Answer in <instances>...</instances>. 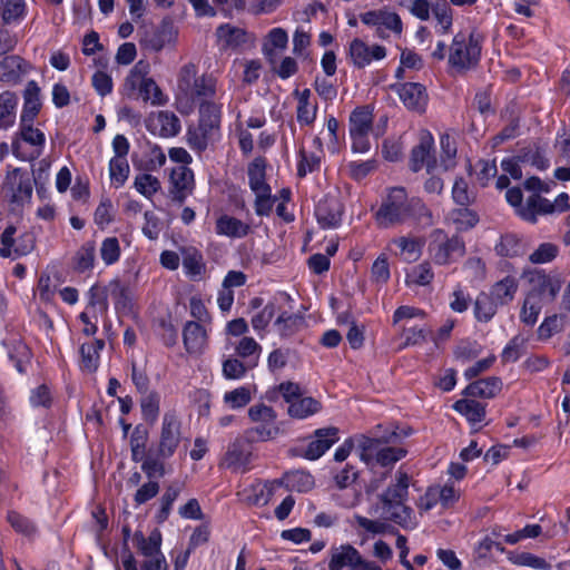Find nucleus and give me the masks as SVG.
<instances>
[{
  "instance_id": "nucleus-1",
  "label": "nucleus",
  "mask_w": 570,
  "mask_h": 570,
  "mask_svg": "<svg viewBox=\"0 0 570 570\" xmlns=\"http://www.w3.org/2000/svg\"><path fill=\"white\" fill-rule=\"evenodd\" d=\"M412 219L424 227L433 224L432 213L417 197H409L403 187L389 188L375 213L379 226L387 228Z\"/></svg>"
},
{
  "instance_id": "nucleus-2",
  "label": "nucleus",
  "mask_w": 570,
  "mask_h": 570,
  "mask_svg": "<svg viewBox=\"0 0 570 570\" xmlns=\"http://www.w3.org/2000/svg\"><path fill=\"white\" fill-rule=\"evenodd\" d=\"M410 476L406 472L399 470L395 473V482L382 494V512L385 520L393 521L406 530L417 527V520L413 510L405 505L409 495Z\"/></svg>"
},
{
  "instance_id": "nucleus-3",
  "label": "nucleus",
  "mask_w": 570,
  "mask_h": 570,
  "mask_svg": "<svg viewBox=\"0 0 570 570\" xmlns=\"http://www.w3.org/2000/svg\"><path fill=\"white\" fill-rule=\"evenodd\" d=\"M217 80L210 75L198 77V67L193 62L183 65L176 79V99L179 104L195 99L215 98Z\"/></svg>"
},
{
  "instance_id": "nucleus-4",
  "label": "nucleus",
  "mask_w": 570,
  "mask_h": 570,
  "mask_svg": "<svg viewBox=\"0 0 570 570\" xmlns=\"http://www.w3.org/2000/svg\"><path fill=\"white\" fill-rule=\"evenodd\" d=\"M482 37L475 31H459L448 50L449 65L459 72L473 69L480 61Z\"/></svg>"
},
{
  "instance_id": "nucleus-5",
  "label": "nucleus",
  "mask_w": 570,
  "mask_h": 570,
  "mask_svg": "<svg viewBox=\"0 0 570 570\" xmlns=\"http://www.w3.org/2000/svg\"><path fill=\"white\" fill-rule=\"evenodd\" d=\"M523 277L528 285L527 295L543 304L554 302L564 283L560 274L543 269L529 271Z\"/></svg>"
},
{
  "instance_id": "nucleus-6",
  "label": "nucleus",
  "mask_w": 570,
  "mask_h": 570,
  "mask_svg": "<svg viewBox=\"0 0 570 570\" xmlns=\"http://www.w3.org/2000/svg\"><path fill=\"white\" fill-rule=\"evenodd\" d=\"M265 160L261 158L248 166V183L255 195V213L258 216H268L277 200V196L272 195V189L265 180Z\"/></svg>"
},
{
  "instance_id": "nucleus-7",
  "label": "nucleus",
  "mask_w": 570,
  "mask_h": 570,
  "mask_svg": "<svg viewBox=\"0 0 570 570\" xmlns=\"http://www.w3.org/2000/svg\"><path fill=\"white\" fill-rule=\"evenodd\" d=\"M248 417L255 424L246 430L245 436L250 442H264L276 438L279 433L277 415L266 404H255L248 410Z\"/></svg>"
},
{
  "instance_id": "nucleus-8",
  "label": "nucleus",
  "mask_w": 570,
  "mask_h": 570,
  "mask_svg": "<svg viewBox=\"0 0 570 570\" xmlns=\"http://www.w3.org/2000/svg\"><path fill=\"white\" fill-rule=\"evenodd\" d=\"M431 237L429 254L436 265H450L465 253L464 243L458 236L449 238L441 229H436Z\"/></svg>"
},
{
  "instance_id": "nucleus-9",
  "label": "nucleus",
  "mask_w": 570,
  "mask_h": 570,
  "mask_svg": "<svg viewBox=\"0 0 570 570\" xmlns=\"http://www.w3.org/2000/svg\"><path fill=\"white\" fill-rule=\"evenodd\" d=\"M360 19L365 26L374 28L381 39H386L390 33L401 36L403 30L400 16L387 7L363 12Z\"/></svg>"
},
{
  "instance_id": "nucleus-10",
  "label": "nucleus",
  "mask_w": 570,
  "mask_h": 570,
  "mask_svg": "<svg viewBox=\"0 0 570 570\" xmlns=\"http://www.w3.org/2000/svg\"><path fill=\"white\" fill-rule=\"evenodd\" d=\"M45 135L31 124H20V136L12 141V151L21 160L38 158L45 146Z\"/></svg>"
},
{
  "instance_id": "nucleus-11",
  "label": "nucleus",
  "mask_w": 570,
  "mask_h": 570,
  "mask_svg": "<svg viewBox=\"0 0 570 570\" xmlns=\"http://www.w3.org/2000/svg\"><path fill=\"white\" fill-rule=\"evenodd\" d=\"M3 190L6 197L16 206H23L30 203L33 190L30 173L20 168L8 171Z\"/></svg>"
},
{
  "instance_id": "nucleus-12",
  "label": "nucleus",
  "mask_w": 570,
  "mask_h": 570,
  "mask_svg": "<svg viewBox=\"0 0 570 570\" xmlns=\"http://www.w3.org/2000/svg\"><path fill=\"white\" fill-rule=\"evenodd\" d=\"M180 421L173 412L163 416L159 443L156 450V460H167L174 455L180 444Z\"/></svg>"
},
{
  "instance_id": "nucleus-13",
  "label": "nucleus",
  "mask_w": 570,
  "mask_h": 570,
  "mask_svg": "<svg viewBox=\"0 0 570 570\" xmlns=\"http://www.w3.org/2000/svg\"><path fill=\"white\" fill-rule=\"evenodd\" d=\"M348 57L356 68H365L374 61L386 57V48L381 45H368L360 38L353 39L348 45Z\"/></svg>"
},
{
  "instance_id": "nucleus-14",
  "label": "nucleus",
  "mask_w": 570,
  "mask_h": 570,
  "mask_svg": "<svg viewBox=\"0 0 570 570\" xmlns=\"http://www.w3.org/2000/svg\"><path fill=\"white\" fill-rule=\"evenodd\" d=\"M212 332V325L188 321L183 328V343L186 352L190 355L199 356L208 347V336Z\"/></svg>"
},
{
  "instance_id": "nucleus-15",
  "label": "nucleus",
  "mask_w": 570,
  "mask_h": 570,
  "mask_svg": "<svg viewBox=\"0 0 570 570\" xmlns=\"http://www.w3.org/2000/svg\"><path fill=\"white\" fill-rule=\"evenodd\" d=\"M16 227L8 226L1 234L0 256L16 259L29 254L33 248V237L24 234L14 238Z\"/></svg>"
},
{
  "instance_id": "nucleus-16",
  "label": "nucleus",
  "mask_w": 570,
  "mask_h": 570,
  "mask_svg": "<svg viewBox=\"0 0 570 570\" xmlns=\"http://www.w3.org/2000/svg\"><path fill=\"white\" fill-rule=\"evenodd\" d=\"M146 128L153 135L169 138L175 137L180 131V120L171 111L163 110L148 116Z\"/></svg>"
},
{
  "instance_id": "nucleus-17",
  "label": "nucleus",
  "mask_w": 570,
  "mask_h": 570,
  "mask_svg": "<svg viewBox=\"0 0 570 570\" xmlns=\"http://www.w3.org/2000/svg\"><path fill=\"white\" fill-rule=\"evenodd\" d=\"M279 485L281 483L277 481H256L244 487L237 494L240 501L248 505L264 507Z\"/></svg>"
},
{
  "instance_id": "nucleus-18",
  "label": "nucleus",
  "mask_w": 570,
  "mask_h": 570,
  "mask_svg": "<svg viewBox=\"0 0 570 570\" xmlns=\"http://www.w3.org/2000/svg\"><path fill=\"white\" fill-rule=\"evenodd\" d=\"M216 98L217 96L215 98L195 99L190 104L198 105V127L217 136L222 118V104L217 102Z\"/></svg>"
},
{
  "instance_id": "nucleus-19",
  "label": "nucleus",
  "mask_w": 570,
  "mask_h": 570,
  "mask_svg": "<svg viewBox=\"0 0 570 570\" xmlns=\"http://www.w3.org/2000/svg\"><path fill=\"white\" fill-rule=\"evenodd\" d=\"M338 441V430L336 428H325L315 431L312 440L304 452L308 460L320 459L330 448Z\"/></svg>"
},
{
  "instance_id": "nucleus-20",
  "label": "nucleus",
  "mask_w": 570,
  "mask_h": 570,
  "mask_svg": "<svg viewBox=\"0 0 570 570\" xmlns=\"http://www.w3.org/2000/svg\"><path fill=\"white\" fill-rule=\"evenodd\" d=\"M396 247L394 254L407 263L416 262L422 255L424 240L412 235L394 237L390 240L387 248Z\"/></svg>"
},
{
  "instance_id": "nucleus-21",
  "label": "nucleus",
  "mask_w": 570,
  "mask_h": 570,
  "mask_svg": "<svg viewBox=\"0 0 570 570\" xmlns=\"http://www.w3.org/2000/svg\"><path fill=\"white\" fill-rule=\"evenodd\" d=\"M170 191L173 200L181 204L191 194L194 188V174L187 166H178L171 170Z\"/></svg>"
},
{
  "instance_id": "nucleus-22",
  "label": "nucleus",
  "mask_w": 570,
  "mask_h": 570,
  "mask_svg": "<svg viewBox=\"0 0 570 570\" xmlns=\"http://www.w3.org/2000/svg\"><path fill=\"white\" fill-rule=\"evenodd\" d=\"M343 207L336 198H324L318 202L315 215L323 228H336L342 222Z\"/></svg>"
},
{
  "instance_id": "nucleus-23",
  "label": "nucleus",
  "mask_w": 570,
  "mask_h": 570,
  "mask_svg": "<svg viewBox=\"0 0 570 570\" xmlns=\"http://www.w3.org/2000/svg\"><path fill=\"white\" fill-rule=\"evenodd\" d=\"M396 92L404 104L411 110L423 111L428 104L425 88L416 82H406L396 87Z\"/></svg>"
},
{
  "instance_id": "nucleus-24",
  "label": "nucleus",
  "mask_w": 570,
  "mask_h": 570,
  "mask_svg": "<svg viewBox=\"0 0 570 570\" xmlns=\"http://www.w3.org/2000/svg\"><path fill=\"white\" fill-rule=\"evenodd\" d=\"M177 39V30L171 21L164 20L159 28L151 35L142 39L146 48L153 51H160L165 47L175 45Z\"/></svg>"
},
{
  "instance_id": "nucleus-25",
  "label": "nucleus",
  "mask_w": 570,
  "mask_h": 570,
  "mask_svg": "<svg viewBox=\"0 0 570 570\" xmlns=\"http://www.w3.org/2000/svg\"><path fill=\"white\" fill-rule=\"evenodd\" d=\"M146 435L137 429L130 438L131 456L135 462H142V470L148 474L163 471V465L153 458L146 459Z\"/></svg>"
},
{
  "instance_id": "nucleus-26",
  "label": "nucleus",
  "mask_w": 570,
  "mask_h": 570,
  "mask_svg": "<svg viewBox=\"0 0 570 570\" xmlns=\"http://www.w3.org/2000/svg\"><path fill=\"white\" fill-rule=\"evenodd\" d=\"M215 232L218 236L243 238L250 232V226L234 216L224 214L216 219Z\"/></svg>"
},
{
  "instance_id": "nucleus-27",
  "label": "nucleus",
  "mask_w": 570,
  "mask_h": 570,
  "mask_svg": "<svg viewBox=\"0 0 570 570\" xmlns=\"http://www.w3.org/2000/svg\"><path fill=\"white\" fill-rule=\"evenodd\" d=\"M28 71V65L19 56H7L0 60V81L16 85Z\"/></svg>"
},
{
  "instance_id": "nucleus-28",
  "label": "nucleus",
  "mask_w": 570,
  "mask_h": 570,
  "mask_svg": "<svg viewBox=\"0 0 570 570\" xmlns=\"http://www.w3.org/2000/svg\"><path fill=\"white\" fill-rule=\"evenodd\" d=\"M553 213L552 202L541 197L538 194L531 195L524 203V208L519 212V216L529 223H537L538 215H550Z\"/></svg>"
},
{
  "instance_id": "nucleus-29",
  "label": "nucleus",
  "mask_w": 570,
  "mask_h": 570,
  "mask_svg": "<svg viewBox=\"0 0 570 570\" xmlns=\"http://www.w3.org/2000/svg\"><path fill=\"white\" fill-rule=\"evenodd\" d=\"M295 96L297 98L296 116L297 121L301 126L312 125L317 115V102L312 100V92L309 89L302 91L296 90Z\"/></svg>"
},
{
  "instance_id": "nucleus-30",
  "label": "nucleus",
  "mask_w": 570,
  "mask_h": 570,
  "mask_svg": "<svg viewBox=\"0 0 570 570\" xmlns=\"http://www.w3.org/2000/svg\"><path fill=\"white\" fill-rule=\"evenodd\" d=\"M357 561H360V552L350 544H342L331 550L328 569L342 570L344 567H350L354 570Z\"/></svg>"
},
{
  "instance_id": "nucleus-31",
  "label": "nucleus",
  "mask_w": 570,
  "mask_h": 570,
  "mask_svg": "<svg viewBox=\"0 0 570 570\" xmlns=\"http://www.w3.org/2000/svg\"><path fill=\"white\" fill-rule=\"evenodd\" d=\"M433 146L434 138L431 132H422L419 145L412 149L411 154V167L414 171H419L424 166H429Z\"/></svg>"
},
{
  "instance_id": "nucleus-32",
  "label": "nucleus",
  "mask_w": 570,
  "mask_h": 570,
  "mask_svg": "<svg viewBox=\"0 0 570 570\" xmlns=\"http://www.w3.org/2000/svg\"><path fill=\"white\" fill-rule=\"evenodd\" d=\"M88 304L83 312L91 313L94 318L104 316L108 311L107 288L99 284L92 285L87 294Z\"/></svg>"
},
{
  "instance_id": "nucleus-33",
  "label": "nucleus",
  "mask_w": 570,
  "mask_h": 570,
  "mask_svg": "<svg viewBox=\"0 0 570 570\" xmlns=\"http://www.w3.org/2000/svg\"><path fill=\"white\" fill-rule=\"evenodd\" d=\"M377 441L366 439L362 446L364 450V453L362 454V459H365L367 454V451L376 450V461L383 466L390 465L399 461L405 455V451L400 448H391V446H384L381 449H377L375 444Z\"/></svg>"
},
{
  "instance_id": "nucleus-34",
  "label": "nucleus",
  "mask_w": 570,
  "mask_h": 570,
  "mask_svg": "<svg viewBox=\"0 0 570 570\" xmlns=\"http://www.w3.org/2000/svg\"><path fill=\"white\" fill-rule=\"evenodd\" d=\"M502 389V382L499 377L490 376L471 383L464 390L468 396L491 399Z\"/></svg>"
},
{
  "instance_id": "nucleus-35",
  "label": "nucleus",
  "mask_w": 570,
  "mask_h": 570,
  "mask_svg": "<svg viewBox=\"0 0 570 570\" xmlns=\"http://www.w3.org/2000/svg\"><path fill=\"white\" fill-rule=\"evenodd\" d=\"M105 343L101 340L82 343L79 348L80 366L87 372H94L98 368L100 352Z\"/></svg>"
},
{
  "instance_id": "nucleus-36",
  "label": "nucleus",
  "mask_w": 570,
  "mask_h": 570,
  "mask_svg": "<svg viewBox=\"0 0 570 570\" xmlns=\"http://www.w3.org/2000/svg\"><path fill=\"white\" fill-rule=\"evenodd\" d=\"M350 134H373L377 137L380 131L374 132L373 115L367 107L354 109L350 116Z\"/></svg>"
},
{
  "instance_id": "nucleus-37",
  "label": "nucleus",
  "mask_w": 570,
  "mask_h": 570,
  "mask_svg": "<svg viewBox=\"0 0 570 570\" xmlns=\"http://www.w3.org/2000/svg\"><path fill=\"white\" fill-rule=\"evenodd\" d=\"M287 43L288 35L283 28L277 27L269 30L262 48V51L269 63H274L276 50L286 49Z\"/></svg>"
},
{
  "instance_id": "nucleus-38",
  "label": "nucleus",
  "mask_w": 570,
  "mask_h": 570,
  "mask_svg": "<svg viewBox=\"0 0 570 570\" xmlns=\"http://www.w3.org/2000/svg\"><path fill=\"white\" fill-rule=\"evenodd\" d=\"M219 43L223 48H238L248 41L247 32L232 24H223L216 31Z\"/></svg>"
},
{
  "instance_id": "nucleus-39",
  "label": "nucleus",
  "mask_w": 570,
  "mask_h": 570,
  "mask_svg": "<svg viewBox=\"0 0 570 570\" xmlns=\"http://www.w3.org/2000/svg\"><path fill=\"white\" fill-rule=\"evenodd\" d=\"M322 409L321 402L312 396L301 395L291 405H288V415L293 419L304 420L316 413Z\"/></svg>"
},
{
  "instance_id": "nucleus-40",
  "label": "nucleus",
  "mask_w": 570,
  "mask_h": 570,
  "mask_svg": "<svg viewBox=\"0 0 570 570\" xmlns=\"http://www.w3.org/2000/svg\"><path fill=\"white\" fill-rule=\"evenodd\" d=\"M518 289V279L515 276L508 275L497 282L492 288L490 296L499 304L504 305L514 298Z\"/></svg>"
},
{
  "instance_id": "nucleus-41",
  "label": "nucleus",
  "mask_w": 570,
  "mask_h": 570,
  "mask_svg": "<svg viewBox=\"0 0 570 570\" xmlns=\"http://www.w3.org/2000/svg\"><path fill=\"white\" fill-rule=\"evenodd\" d=\"M27 13L26 0H0V20L4 24L18 23Z\"/></svg>"
},
{
  "instance_id": "nucleus-42",
  "label": "nucleus",
  "mask_w": 570,
  "mask_h": 570,
  "mask_svg": "<svg viewBox=\"0 0 570 570\" xmlns=\"http://www.w3.org/2000/svg\"><path fill=\"white\" fill-rule=\"evenodd\" d=\"M453 407L473 425L481 423L485 417V405L475 400H459Z\"/></svg>"
},
{
  "instance_id": "nucleus-43",
  "label": "nucleus",
  "mask_w": 570,
  "mask_h": 570,
  "mask_svg": "<svg viewBox=\"0 0 570 570\" xmlns=\"http://www.w3.org/2000/svg\"><path fill=\"white\" fill-rule=\"evenodd\" d=\"M261 352V345L253 337L244 336L235 345L236 355L243 358L248 367L257 365Z\"/></svg>"
},
{
  "instance_id": "nucleus-44",
  "label": "nucleus",
  "mask_w": 570,
  "mask_h": 570,
  "mask_svg": "<svg viewBox=\"0 0 570 570\" xmlns=\"http://www.w3.org/2000/svg\"><path fill=\"white\" fill-rule=\"evenodd\" d=\"M303 323L304 320L301 315L283 311L278 313L274 322V328L281 336L287 337L295 334Z\"/></svg>"
},
{
  "instance_id": "nucleus-45",
  "label": "nucleus",
  "mask_w": 570,
  "mask_h": 570,
  "mask_svg": "<svg viewBox=\"0 0 570 570\" xmlns=\"http://www.w3.org/2000/svg\"><path fill=\"white\" fill-rule=\"evenodd\" d=\"M434 278V273L432 271V266L429 262H422L417 265H414L405 273V284L406 286H426Z\"/></svg>"
},
{
  "instance_id": "nucleus-46",
  "label": "nucleus",
  "mask_w": 570,
  "mask_h": 570,
  "mask_svg": "<svg viewBox=\"0 0 570 570\" xmlns=\"http://www.w3.org/2000/svg\"><path fill=\"white\" fill-rule=\"evenodd\" d=\"M147 73V65L142 61L132 67L124 82V91L128 97H134L136 92L140 91L142 83L148 78Z\"/></svg>"
},
{
  "instance_id": "nucleus-47",
  "label": "nucleus",
  "mask_w": 570,
  "mask_h": 570,
  "mask_svg": "<svg viewBox=\"0 0 570 570\" xmlns=\"http://www.w3.org/2000/svg\"><path fill=\"white\" fill-rule=\"evenodd\" d=\"M135 541L139 552L145 559L163 554L160 551L161 535L158 531L151 532L148 538L144 537L141 533H137L135 534Z\"/></svg>"
},
{
  "instance_id": "nucleus-48",
  "label": "nucleus",
  "mask_w": 570,
  "mask_h": 570,
  "mask_svg": "<svg viewBox=\"0 0 570 570\" xmlns=\"http://www.w3.org/2000/svg\"><path fill=\"white\" fill-rule=\"evenodd\" d=\"M183 268L188 277L200 276L204 271L203 255L194 247L183 248Z\"/></svg>"
},
{
  "instance_id": "nucleus-49",
  "label": "nucleus",
  "mask_w": 570,
  "mask_h": 570,
  "mask_svg": "<svg viewBox=\"0 0 570 570\" xmlns=\"http://www.w3.org/2000/svg\"><path fill=\"white\" fill-rule=\"evenodd\" d=\"M18 98L12 92L0 95V128H8L14 124Z\"/></svg>"
},
{
  "instance_id": "nucleus-50",
  "label": "nucleus",
  "mask_w": 570,
  "mask_h": 570,
  "mask_svg": "<svg viewBox=\"0 0 570 570\" xmlns=\"http://www.w3.org/2000/svg\"><path fill=\"white\" fill-rule=\"evenodd\" d=\"M567 316L564 314H552L544 317L538 327L539 340L547 341L553 335L563 331L566 326Z\"/></svg>"
},
{
  "instance_id": "nucleus-51",
  "label": "nucleus",
  "mask_w": 570,
  "mask_h": 570,
  "mask_svg": "<svg viewBox=\"0 0 570 570\" xmlns=\"http://www.w3.org/2000/svg\"><path fill=\"white\" fill-rule=\"evenodd\" d=\"M138 96L145 102H150L153 106H164L168 101V97L163 92L157 82L150 77H148L142 83Z\"/></svg>"
},
{
  "instance_id": "nucleus-52",
  "label": "nucleus",
  "mask_w": 570,
  "mask_h": 570,
  "mask_svg": "<svg viewBox=\"0 0 570 570\" xmlns=\"http://www.w3.org/2000/svg\"><path fill=\"white\" fill-rule=\"evenodd\" d=\"M499 304L485 293H481L474 304V315L480 322H489L495 315Z\"/></svg>"
},
{
  "instance_id": "nucleus-53",
  "label": "nucleus",
  "mask_w": 570,
  "mask_h": 570,
  "mask_svg": "<svg viewBox=\"0 0 570 570\" xmlns=\"http://www.w3.org/2000/svg\"><path fill=\"white\" fill-rule=\"evenodd\" d=\"M252 400V392L248 386H238L228 391L223 396V402L229 410H239L245 407Z\"/></svg>"
},
{
  "instance_id": "nucleus-54",
  "label": "nucleus",
  "mask_w": 570,
  "mask_h": 570,
  "mask_svg": "<svg viewBox=\"0 0 570 570\" xmlns=\"http://www.w3.org/2000/svg\"><path fill=\"white\" fill-rule=\"evenodd\" d=\"M95 261H96L95 243L87 242L76 253L75 268L80 273L91 271L95 266Z\"/></svg>"
},
{
  "instance_id": "nucleus-55",
  "label": "nucleus",
  "mask_w": 570,
  "mask_h": 570,
  "mask_svg": "<svg viewBox=\"0 0 570 570\" xmlns=\"http://www.w3.org/2000/svg\"><path fill=\"white\" fill-rule=\"evenodd\" d=\"M249 462L248 453L243 451L236 443L232 444L223 460V464L233 471H245L246 465Z\"/></svg>"
},
{
  "instance_id": "nucleus-56",
  "label": "nucleus",
  "mask_w": 570,
  "mask_h": 570,
  "mask_svg": "<svg viewBox=\"0 0 570 570\" xmlns=\"http://www.w3.org/2000/svg\"><path fill=\"white\" fill-rule=\"evenodd\" d=\"M277 313H279L277 305L274 302L267 303L257 314L252 317L250 323L254 331L263 336L261 333L268 327L273 317Z\"/></svg>"
},
{
  "instance_id": "nucleus-57",
  "label": "nucleus",
  "mask_w": 570,
  "mask_h": 570,
  "mask_svg": "<svg viewBox=\"0 0 570 570\" xmlns=\"http://www.w3.org/2000/svg\"><path fill=\"white\" fill-rule=\"evenodd\" d=\"M129 164L127 159L111 158L109 161V177L111 184L119 188L124 186L129 176Z\"/></svg>"
},
{
  "instance_id": "nucleus-58",
  "label": "nucleus",
  "mask_w": 570,
  "mask_h": 570,
  "mask_svg": "<svg viewBox=\"0 0 570 570\" xmlns=\"http://www.w3.org/2000/svg\"><path fill=\"white\" fill-rule=\"evenodd\" d=\"M432 13L436 20V31L442 35L448 33L453 23V13L450 6L446 2L436 3L432 8Z\"/></svg>"
},
{
  "instance_id": "nucleus-59",
  "label": "nucleus",
  "mask_w": 570,
  "mask_h": 570,
  "mask_svg": "<svg viewBox=\"0 0 570 570\" xmlns=\"http://www.w3.org/2000/svg\"><path fill=\"white\" fill-rule=\"evenodd\" d=\"M441 159L446 169L454 166L456 157V139L454 134L445 132L440 137Z\"/></svg>"
},
{
  "instance_id": "nucleus-60",
  "label": "nucleus",
  "mask_w": 570,
  "mask_h": 570,
  "mask_svg": "<svg viewBox=\"0 0 570 570\" xmlns=\"http://www.w3.org/2000/svg\"><path fill=\"white\" fill-rule=\"evenodd\" d=\"M543 303L532 298L529 295H525L521 312H520V320L522 323H524L528 326H533L538 317L542 311Z\"/></svg>"
},
{
  "instance_id": "nucleus-61",
  "label": "nucleus",
  "mask_w": 570,
  "mask_h": 570,
  "mask_svg": "<svg viewBox=\"0 0 570 570\" xmlns=\"http://www.w3.org/2000/svg\"><path fill=\"white\" fill-rule=\"evenodd\" d=\"M247 363L240 360L228 356L223 361L222 372L226 380H240L246 375Z\"/></svg>"
},
{
  "instance_id": "nucleus-62",
  "label": "nucleus",
  "mask_w": 570,
  "mask_h": 570,
  "mask_svg": "<svg viewBox=\"0 0 570 570\" xmlns=\"http://www.w3.org/2000/svg\"><path fill=\"white\" fill-rule=\"evenodd\" d=\"M521 157L523 164H529L540 170L547 169L550 165L546 150L538 146L528 148Z\"/></svg>"
},
{
  "instance_id": "nucleus-63",
  "label": "nucleus",
  "mask_w": 570,
  "mask_h": 570,
  "mask_svg": "<svg viewBox=\"0 0 570 570\" xmlns=\"http://www.w3.org/2000/svg\"><path fill=\"white\" fill-rule=\"evenodd\" d=\"M134 186L139 194L146 198H151L160 188V183L158 178L153 175L141 174L136 176Z\"/></svg>"
},
{
  "instance_id": "nucleus-64",
  "label": "nucleus",
  "mask_w": 570,
  "mask_h": 570,
  "mask_svg": "<svg viewBox=\"0 0 570 570\" xmlns=\"http://www.w3.org/2000/svg\"><path fill=\"white\" fill-rule=\"evenodd\" d=\"M100 256L106 265L115 264L120 257V245L118 238H105L100 246Z\"/></svg>"
}]
</instances>
